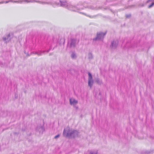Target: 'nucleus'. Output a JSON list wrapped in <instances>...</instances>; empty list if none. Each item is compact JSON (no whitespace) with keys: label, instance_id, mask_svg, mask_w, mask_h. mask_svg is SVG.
I'll list each match as a JSON object with an SVG mask.
<instances>
[{"label":"nucleus","instance_id":"f257e3e1","mask_svg":"<svg viewBox=\"0 0 154 154\" xmlns=\"http://www.w3.org/2000/svg\"><path fill=\"white\" fill-rule=\"evenodd\" d=\"M36 2L42 4H52L54 6H61L67 9H77L79 10L80 9H83L82 8H79L77 7V6H74L71 5L70 4L68 3L65 0L62 1L61 0H59L58 1L55 2L53 3H51L49 2H43L40 1H36L35 0H18L14 1L13 0H9L6 2L4 1V3H8L9 2L16 3H21L23 2L29 3V2Z\"/></svg>","mask_w":154,"mask_h":154},{"label":"nucleus","instance_id":"f03ea898","mask_svg":"<svg viewBox=\"0 0 154 154\" xmlns=\"http://www.w3.org/2000/svg\"><path fill=\"white\" fill-rule=\"evenodd\" d=\"M79 134V132L77 130L70 129L69 127L64 129L63 132L64 136L70 138L77 137Z\"/></svg>","mask_w":154,"mask_h":154},{"label":"nucleus","instance_id":"7ed1b4c3","mask_svg":"<svg viewBox=\"0 0 154 154\" xmlns=\"http://www.w3.org/2000/svg\"><path fill=\"white\" fill-rule=\"evenodd\" d=\"M106 34V32H100L97 33V37L93 39V42L102 40Z\"/></svg>","mask_w":154,"mask_h":154},{"label":"nucleus","instance_id":"20e7f679","mask_svg":"<svg viewBox=\"0 0 154 154\" xmlns=\"http://www.w3.org/2000/svg\"><path fill=\"white\" fill-rule=\"evenodd\" d=\"M88 85L91 88L94 83L92 75L90 72H88Z\"/></svg>","mask_w":154,"mask_h":154},{"label":"nucleus","instance_id":"39448f33","mask_svg":"<svg viewBox=\"0 0 154 154\" xmlns=\"http://www.w3.org/2000/svg\"><path fill=\"white\" fill-rule=\"evenodd\" d=\"M76 43V40L75 39H71L68 42V46L69 47H74Z\"/></svg>","mask_w":154,"mask_h":154},{"label":"nucleus","instance_id":"423d86ee","mask_svg":"<svg viewBox=\"0 0 154 154\" xmlns=\"http://www.w3.org/2000/svg\"><path fill=\"white\" fill-rule=\"evenodd\" d=\"M36 130L42 134L45 131V128L43 125H39L37 127Z\"/></svg>","mask_w":154,"mask_h":154},{"label":"nucleus","instance_id":"0eeeda50","mask_svg":"<svg viewBox=\"0 0 154 154\" xmlns=\"http://www.w3.org/2000/svg\"><path fill=\"white\" fill-rule=\"evenodd\" d=\"M118 40H114L112 42L110 47L112 49H115L117 47L118 45Z\"/></svg>","mask_w":154,"mask_h":154},{"label":"nucleus","instance_id":"6e6552de","mask_svg":"<svg viewBox=\"0 0 154 154\" xmlns=\"http://www.w3.org/2000/svg\"><path fill=\"white\" fill-rule=\"evenodd\" d=\"M69 101L70 104L71 105H73V106H75L78 103V101L73 98H70L69 99Z\"/></svg>","mask_w":154,"mask_h":154},{"label":"nucleus","instance_id":"1a4fd4ad","mask_svg":"<svg viewBox=\"0 0 154 154\" xmlns=\"http://www.w3.org/2000/svg\"><path fill=\"white\" fill-rule=\"evenodd\" d=\"M51 48H50V49L48 50H47V52L48 53L49 51L50 50V49ZM46 51H39L36 52H33V53H32L37 54L38 56H41L42 55L43 53H45V52H46Z\"/></svg>","mask_w":154,"mask_h":154},{"label":"nucleus","instance_id":"9d476101","mask_svg":"<svg viewBox=\"0 0 154 154\" xmlns=\"http://www.w3.org/2000/svg\"><path fill=\"white\" fill-rule=\"evenodd\" d=\"M47 43L48 45L51 46L54 43V38H52L50 39L49 38L47 40Z\"/></svg>","mask_w":154,"mask_h":154},{"label":"nucleus","instance_id":"9b49d317","mask_svg":"<svg viewBox=\"0 0 154 154\" xmlns=\"http://www.w3.org/2000/svg\"><path fill=\"white\" fill-rule=\"evenodd\" d=\"M9 35H7L6 36L4 37L3 38V40L6 42H8L10 40V38H9Z\"/></svg>","mask_w":154,"mask_h":154},{"label":"nucleus","instance_id":"f8f14e48","mask_svg":"<svg viewBox=\"0 0 154 154\" xmlns=\"http://www.w3.org/2000/svg\"><path fill=\"white\" fill-rule=\"evenodd\" d=\"M88 58L90 60H91L93 58V56L91 53H89L88 54Z\"/></svg>","mask_w":154,"mask_h":154},{"label":"nucleus","instance_id":"ddd939ff","mask_svg":"<svg viewBox=\"0 0 154 154\" xmlns=\"http://www.w3.org/2000/svg\"><path fill=\"white\" fill-rule=\"evenodd\" d=\"M71 58L73 59H75L76 57V55L74 52H72L71 54Z\"/></svg>","mask_w":154,"mask_h":154},{"label":"nucleus","instance_id":"4468645a","mask_svg":"<svg viewBox=\"0 0 154 154\" xmlns=\"http://www.w3.org/2000/svg\"><path fill=\"white\" fill-rule=\"evenodd\" d=\"M96 81L97 83L99 84H101L102 83V81L98 78L96 79Z\"/></svg>","mask_w":154,"mask_h":154},{"label":"nucleus","instance_id":"2eb2a0df","mask_svg":"<svg viewBox=\"0 0 154 154\" xmlns=\"http://www.w3.org/2000/svg\"><path fill=\"white\" fill-rule=\"evenodd\" d=\"M97 151H92L90 152L89 154H97Z\"/></svg>","mask_w":154,"mask_h":154},{"label":"nucleus","instance_id":"dca6fc26","mask_svg":"<svg viewBox=\"0 0 154 154\" xmlns=\"http://www.w3.org/2000/svg\"><path fill=\"white\" fill-rule=\"evenodd\" d=\"M154 5V2H152L150 5L148 6V8H151Z\"/></svg>","mask_w":154,"mask_h":154},{"label":"nucleus","instance_id":"f3484780","mask_svg":"<svg viewBox=\"0 0 154 154\" xmlns=\"http://www.w3.org/2000/svg\"><path fill=\"white\" fill-rule=\"evenodd\" d=\"M131 16V15L130 14H127L126 15V17L127 18H129Z\"/></svg>","mask_w":154,"mask_h":154},{"label":"nucleus","instance_id":"a211bd4d","mask_svg":"<svg viewBox=\"0 0 154 154\" xmlns=\"http://www.w3.org/2000/svg\"><path fill=\"white\" fill-rule=\"evenodd\" d=\"M60 135L59 134H58L55 137H54V138L55 139H57V138H58L59 137H60Z\"/></svg>","mask_w":154,"mask_h":154},{"label":"nucleus","instance_id":"6ab92c4d","mask_svg":"<svg viewBox=\"0 0 154 154\" xmlns=\"http://www.w3.org/2000/svg\"><path fill=\"white\" fill-rule=\"evenodd\" d=\"M78 13H80V14H82L85 15H87L85 14V13H84L81 12H80V11H78Z\"/></svg>","mask_w":154,"mask_h":154},{"label":"nucleus","instance_id":"aec40b11","mask_svg":"<svg viewBox=\"0 0 154 154\" xmlns=\"http://www.w3.org/2000/svg\"><path fill=\"white\" fill-rule=\"evenodd\" d=\"M131 6H129V7L128 8V9L131 8H131Z\"/></svg>","mask_w":154,"mask_h":154},{"label":"nucleus","instance_id":"412c9836","mask_svg":"<svg viewBox=\"0 0 154 154\" xmlns=\"http://www.w3.org/2000/svg\"><path fill=\"white\" fill-rule=\"evenodd\" d=\"M150 1V0H148L147 1V3H148Z\"/></svg>","mask_w":154,"mask_h":154}]
</instances>
